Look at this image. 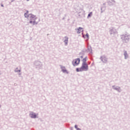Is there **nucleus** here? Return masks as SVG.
Wrapping results in <instances>:
<instances>
[{"instance_id":"obj_1","label":"nucleus","mask_w":130,"mask_h":130,"mask_svg":"<svg viewBox=\"0 0 130 130\" xmlns=\"http://www.w3.org/2000/svg\"><path fill=\"white\" fill-rule=\"evenodd\" d=\"M24 16L25 18H27V17H28V19L29 20V23L30 24H31V25H36L37 24V22H36V20H37V18L36 16L34 15L29 14L28 16L27 15V14H25Z\"/></svg>"},{"instance_id":"obj_2","label":"nucleus","mask_w":130,"mask_h":130,"mask_svg":"<svg viewBox=\"0 0 130 130\" xmlns=\"http://www.w3.org/2000/svg\"><path fill=\"white\" fill-rule=\"evenodd\" d=\"M88 69V64L87 63H82L81 68H77L76 72H83L84 71H87Z\"/></svg>"},{"instance_id":"obj_3","label":"nucleus","mask_w":130,"mask_h":130,"mask_svg":"<svg viewBox=\"0 0 130 130\" xmlns=\"http://www.w3.org/2000/svg\"><path fill=\"white\" fill-rule=\"evenodd\" d=\"M80 63V59L77 58L73 60V64L74 66H78Z\"/></svg>"},{"instance_id":"obj_4","label":"nucleus","mask_w":130,"mask_h":130,"mask_svg":"<svg viewBox=\"0 0 130 130\" xmlns=\"http://www.w3.org/2000/svg\"><path fill=\"white\" fill-rule=\"evenodd\" d=\"M76 31L78 34H80V33H82V32H83V28L79 27L76 29Z\"/></svg>"},{"instance_id":"obj_5","label":"nucleus","mask_w":130,"mask_h":130,"mask_svg":"<svg viewBox=\"0 0 130 130\" xmlns=\"http://www.w3.org/2000/svg\"><path fill=\"white\" fill-rule=\"evenodd\" d=\"M122 39H123V40H128V35H123L122 37Z\"/></svg>"},{"instance_id":"obj_6","label":"nucleus","mask_w":130,"mask_h":130,"mask_svg":"<svg viewBox=\"0 0 130 130\" xmlns=\"http://www.w3.org/2000/svg\"><path fill=\"white\" fill-rule=\"evenodd\" d=\"M61 70H62V72H63V73H65L66 74L69 73V72H68V71L67 70V69H66L65 67H62Z\"/></svg>"},{"instance_id":"obj_7","label":"nucleus","mask_w":130,"mask_h":130,"mask_svg":"<svg viewBox=\"0 0 130 130\" xmlns=\"http://www.w3.org/2000/svg\"><path fill=\"white\" fill-rule=\"evenodd\" d=\"M30 116L31 117V118H36V114L34 113H30Z\"/></svg>"},{"instance_id":"obj_8","label":"nucleus","mask_w":130,"mask_h":130,"mask_svg":"<svg viewBox=\"0 0 130 130\" xmlns=\"http://www.w3.org/2000/svg\"><path fill=\"white\" fill-rule=\"evenodd\" d=\"M101 60L102 61H103V62H106V61H107V58L104 56L101 57Z\"/></svg>"},{"instance_id":"obj_9","label":"nucleus","mask_w":130,"mask_h":130,"mask_svg":"<svg viewBox=\"0 0 130 130\" xmlns=\"http://www.w3.org/2000/svg\"><path fill=\"white\" fill-rule=\"evenodd\" d=\"M82 61H83L82 63H86V61H87L86 58H83V59L82 60Z\"/></svg>"},{"instance_id":"obj_10","label":"nucleus","mask_w":130,"mask_h":130,"mask_svg":"<svg viewBox=\"0 0 130 130\" xmlns=\"http://www.w3.org/2000/svg\"><path fill=\"white\" fill-rule=\"evenodd\" d=\"M92 12H90V13L88 14V17H90L91 16H92Z\"/></svg>"},{"instance_id":"obj_11","label":"nucleus","mask_w":130,"mask_h":130,"mask_svg":"<svg viewBox=\"0 0 130 130\" xmlns=\"http://www.w3.org/2000/svg\"><path fill=\"white\" fill-rule=\"evenodd\" d=\"M64 42H65V43H66V44H68V40H66L64 41Z\"/></svg>"},{"instance_id":"obj_12","label":"nucleus","mask_w":130,"mask_h":130,"mask_svg":"<svg viewBox=\"0 0 130 130\" xmlns=\"http://www.w3.org/2000/svg\"><path fill=\"white\" fill-rule=\"evenodd\" d=\"M75 128H77V129H78V128H78V125H75Z\"/></svg>"},{"instance_id":"obj_13","label":"nucleus","mask_w":130,"mask_h":130,"mask_svg":"<svg viewBox=\"0 0 130 130\" xmlns=\"http://www.w3.org/2000/svg\"><path fill=\"white\" fill-rule=\"evenodd\" d=\"M86 36H87V37H89V35H88V34H86Z\"/></svg>"},{"instance_id":"obj_14","label":"nucleus","mask_w":130,"mask_h":130,"mask_svg":"<svg viewBox=\"0 0 130 130\" xmlns=\"http://www.w3.org/2000/svg\"><path fill=\"white\" fill-rule=\"evenodd\" d=\"M1 7H4V5H3V4H1Z\"/></svg>"},{"instance_id":"obj_15","label":"nucleus","mask_w":130,"mask_h":130,"mask_svg":"<svg viewBox=\"0 0 130 130\" xmlns=\"http://www.w3.org/2000/svg\"><path fill=\"white\" fill-rule=\"evenodd\" d=\"M77 130H81L79 128H77Z\"/></svg>"},{"instance_id":"obj_16","label":"nucleus","mask_w":130,"mask_h":130,"mask_svg":"<svg viewBox=\"0 0 130 130\" xmlns=\"http://www.w3.org/2000/svg\"><path fill=\"white\" fill-rule=\"evenodd\" d=\"M81 58H83V56H81Z\"/></svg>"}]
</instances>
